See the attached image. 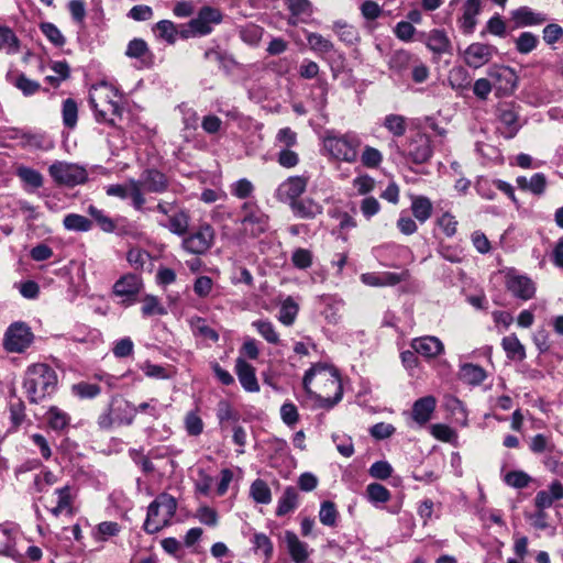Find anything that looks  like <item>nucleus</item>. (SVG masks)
I'll return each mask as SVG.
<instances>
[{
	"label": "nucleus",
	"mask_w": 563,
	"mask_h": 563,
	"mask_svg": "<svg viewBox=\"0 0 563 563\" xmlns=\"http://www.w3.org/2000/svg\"><path fill=\"white\" fill-rule=\"evenodd\" d=\"M411 212L417 221L424 223L432 216L433 206L431 200L426 196L411 197Z\"/></svg>",
	"instance_id": "obj_27"
},
{
	"label": "nucleus",
	"mask_w": 563,
	"mask_h": 563,
	"mask_svg": "<svg viewBox=\"0 0 563 563\" xmlns=\"http://www.w3.org/2000/svg\"><path fill=\"white\" fill-rule=\"evenodd\" d=\"M254 191L253 184L246 179L241 178L231 186V194L239 199H246L252 196Z\"/></svg>",
	"instance_id": "obj_58"
},
{
	"label": "nucleus",
	"mask_w": 563,
	"mask_h": 563,
	"mask_svg": "<svg viewBox=\"0 0 563 563\" xmlns=\"http://www.w3.org/2000/svg\"><path fill=\"white\" fill-rule=\"evenodd\" d=\"M125 54L130 58L139 59L143 66H148L152 62V54L147 47V44L141 38L132 40L128 44Z\"/></svg>",
	"instance_id": "obj_31"
},
{
	"label": "nucleus",
	"mask_w": 563,
	"mask_h": 563,
	"mask_svg": "<svg viewBox=\"0 0 563 563\" xmlns=\"http://www.w3.org/2000/svg\"><path fill=\"white\" fill-rule=\"evenodd\" d=\"M89 102L98 122L115 126L122 117V97L113 86L102 81L91 87Z\"/></svg>",
	"instance_id": "obj_2"
},
{
	"label": "nucleus",
	"mask_w": 563,
	"mask_h": 563,
	"mask_svg": "<svg viewBox=\"0 0 563 563\" xmlns=\"http://www.w3.org/2000/svg\"><path fill=\"white\" fill-rule=\"evenodd\" d=\"M142 287L143 283L140 276L125 274L114 283L112 291L117 297L123 298L122 305L129 306L135 301Z\"/></svg>",
	"instance_id": "obj_14"
},
{
	"label": "nucleus",
	"mask_w": 563,
	"mask_h": 563,
	"mask_svg": "<svg viewBox=\"0 0 563 563\" xmlns=\"http://www.w3.org/2000/svg\"><path fill=\"white\" fill-rule=\"evenodd\" d=\"M150 258V253L139 247L131 249L126 254L129 264L135 269L143 268Z\"/></svg>",
	"instance_id": "obj_56"
},
{
	"label": "nucleus",
	"mask_w": 563,
	"mask_h": 563,
	"mask_svg": "<svg viewBox=\"0 0 563 563\" xmlns=\"http://www.w3.org/2000/svg\"><path fill=\"white\" fill-rule=\"evenodd\" d=\"M384 126L394 135L402 136L406 133V120L399 114H388L384 120Z\"/></svg>",
	"instance_id": "obj_51"
},
{
	"label": "nucleus",
	"mask_w": 563,
	"mask_h": 563,
	"mask_svg": "<svg viewBox=\"0 0 563 563\" xmlns=\"http://www.w3.org/2000/svg\"><path fill=\"white\" fill-rule=\"evenodd\" d=\"M506 287L515 297L522 300H529L536 294L534 283L529 277L522 275L509 274Z\"/></svg>",
	"instance_id": "obj_17"
},
{
	"label": "nucleus",
	"mask_w": 563,
	"mask_h": 563,
	"mask_svg": "<svg viewBox=\"0 0 563 563\" xmlns=\"http://www.w3.org/2000/svg\"><path fill=\"white\" fill-rule=\"evenodd\" d=\"M366 494L371 503H387L390 499V492L378 483H372L366 488Z\"/></svg>",
	"instance_id": "obj_52"
},
{
	"label": "nucleus",
	"mask_w": 563,
	"mask_h": 563,
	"mask_svg": "<svg viewBox=\"0 0 563 563\" xmlns=\"http://www.w3.org/2000/svg\"><path fill=\"white\" fill-rule=\"evenodd\" d=\"M64 228L67 231L88 232L92 228V222L78 213H69L63 220Z\"/></svg>",
	"instance_id": "obj_35"
},
{
	"label": "nucleus",
	"mask_w": 563,
	"mask_h": 563,
	"mask_svg": "<svg viewBox=\"0 0 563 563\" xmlns=\"http://www.w3.org/2000/svg\"><path fill=\"white\" fill-rule=\"evenodd\" d=\"M563 499V485L554 481L549 486V490H540L534 498L537 509L550 508L554 501Z\"/></svg>",
	"instance_id": "obj_23"
},
{
	"label": "nucleus",
	"mask_w": 563,
	"mask_h": 563,
	"mask_svg": "<svg viewBox=\"0 0 563 563\" xmlns=\"http://www.w3.org/2000/svg\"><path fill=\"white\" fill-rule=\"evenodd\" d=\"M432 155L431 140L426 134L417 135L409 145V156L417 164L426 163Z\"/></svg>",
	"instance_id": "obj_21"
},
{
	"label": "nucleus",
	"mask_w": 563,
	"mask_h": 563,
	"mask_svg": "<svg viewBox=\"0 0 563 563\" xmlns=\"http://www.w3.org/2000/svg\"><path fill=\"white\" fill-rule=\"evenodd\" d=\"M57 496L56 506L51 509L53 516L58 517L63 512L73 514V503L75 499V489L73 486L65 485L64 487L55 489Z\"/></svg>",
	"instance_id": "obj_24"
},
{
	"label": "nucleus",
	"mask_w": 563,
	"mask_h": 563,
	"mask_svg": "<svg viewBox=\"0 0 563 563\" xmlns=\"http://www.w3.org/2000/svg\"><path fill=\"white\" fill-rule=\"evenodd\" d=\"M302 385L305 391L322 408L330 409L342 399L340 375L333 366L325 363H316L306 371Z\"/></svg>",
	"instance_id": "obj_1"
},
{
	"label": "nucleus",
	"mask_w": 563,
	"mask_h": 563,
	"mask_svg": "<svg viewBox=\"0 0 563 563\" xmlns=\"http://www.w3.org/2000/svg\"><path fill=\"white\" fill-rule=\"evenodd\" d=\"M88 213L103 232L112 233L117 229L114 220L95 206H89Z\"/></svg>",
	"instance_id": "obj_42"
},
{
	"label": "nucleus",
	"mask_w": 563,
	"mask_h": 563,
	"mask_svg": "<svg viewBox=\"0 0 563 563\" xmlns=\"http://www.w3.org/2000/svg\"><path fill=\"white\" fill-rule=\"evenodd\" d=\"M426 45L437 55L450 54L452 49L448 35L440 30H433L427 35Z\"/></svg>",
	"instance_id": "obj_26"
},
{
	"label": "nucleus",
	"mask_w": 563,
	"mask_h": 563,
	"mask_svg": "<svg viewBox=\"0 0 563 563\" xmlns=\"http://www.w3.org/2000/svg\"><path fill=\"white\" fill-rule=\"evenodd\" d=\"M277 162L282 167L294 168L299 164V155L291 147L280 148L277 154Z\"/></svg>",
	"instance_id": "obj_59"
},
{
	"label": "nucleus",
	"mask_w": 563,
	"mask_h": 563,
	"mask_svg": "<svg viewBox=\"0 0 563 563\" xmlns=\"http://www.w3.org/2000/svg\"><path fill=\"white\" fill-rule=\"evenodd\" d=\"M307 42L312 51L320 54H327L333 49L332 42L319 33H309L307 35Z\"/></svg>",
	"instance_id": "obj_48"
},
{
	"label": "nucleus",
	"mask_w": 563,
	"mask_h": 563,
	"mask_svg": "<svg viewBox=\"0 0 563 563\" xmlns=\"http://www.w3.org/2000/svg\"><path fill=\"white\" fill-rule=\"evenodd\" d=\"M251 496L256 503L268 504L272 500L271 489L262 479H256L251 485Z\"/></svg>",
	"instance_id": "obj_50"
},
{
	"label": "nucleus",
	"mask_w": 563,
	"mask_h": 563,
	"mask_svg": "<svg viewBox=\"0 0 563 563\" xmlns=\"http://www.w3.org/2000/svg\"><path fill=\"white\" fill-rule=\"evenodd\" d=\"M216 233L210 224H202L189 233L181 242L183 249L195 255L207 253L214 243Z\"/></svg>",
	"instance_id": "obj_8"
},
{
	"label": "nucleus",
	"mask_w": 563,
	"mask_h": 563,
	"mask_svg": "<svg viewBox=\"0 0 563 563\" xmlns=\"http://www.w3.org/2000/svg\"><path fill=\"white\" fill-rule=\"evenodd\" d=\"M252 325L257 332L271 344L277 345L280 343L279 334L277 333L274 324L268 320H256Z\"/></svg>",
	"instance_id": "obj_40"
},
{
	"label": "nucleus",
	"mask_w": 563,
	"mask_h": 563,
	"mask_svg": "<svg viewBox=\"0 0 563 563\" xmlns=\"http://www.w3.org/2000/svg\"><path fill=\"white\" fill-rule=\"evenodd\" d=\"M235 373L241 386L249 393H257L260 384L255 375V368L244 358L238 357L235 362Z\"/></svg>",
	"instance_id": "obj_18"
},
{
	"label": "nucleus",
	"mask_w": 563,
	"mask_h": 563,
	"mask_svg": "<svg viewBox=\"0 0 563 563\" xmlns=\"http://www.w3.org/2000/svg\"><path fill=\"white\" fill-rule=\"evenodd\" d=\"M290 208L295 216L303 219H313L322 212V207L311 198L296 200Z\"/></svg>",
	"instance_id": "obj_29"
},
{
	"label": "nucleus",
	"mask_w": 563,
	"mask_h": 563,
	"mask_svg": "<svg viewBox=\"0 0 563 563\" xmlns=\"http://www.w3.org/2000/svg\"><path fill=\"white\" fill-rule=\"evenodd\" d=\"M168 230L177 235H184L189 227V216L186 211L180 210L169 216V223L166 225Z\"/></svg>",
	"instance_id": "obj_38"
},
{
	"label": "nucleus",
	"mask_w": 563,
	"mask_h": 563,
	"mask_svg": "<svg viewBox=\"0 0 563 563\" xmlns=\"http://www.w3.org/2000/svg\"><path fill=\"white\" fill-rule=\"evenodd\" d=\"M497 48L489 44L472 43L464 52V62L471 68H479L490 62Z\"/></svg>",
	"instance_id": "obj_15"
},
{
	"label": "nucleus",
	"mask_w": 563,
	"mask_h": 563,
	"mask_svg": "<svg viewBox=\"0 0 563 563\" xmlns=\"http://www.w3.org/2000/svg\"><path fill=\"white\" fill-rule=\"evenodd\" d=\"M516 183L521 190H527L533 195L541 196L545 191L548 181L543 173H537L532 175L530 179H527L525 176H519L517 177Z\"/></svg>",
	"instance_id": "obj_28"
},
{
	"label": "nucleus",
	"mask_w": 563,
	"mask_h": 563,
	"mask_svg": "<svg viewBox=\"0 0 563 563\" xmlns=\"http://www.w3.org/2000/svg\"><path fill=\"white\" fill-rule=\"evenodd\" d=\"M185 429L189 435L197 437L203 431V421L196 411H189L185 417Z\"/></svg>",
	"instance_id": "obj_55"
},
{
	"label": "nucleus",
	"mask_w": 563,
	"mask_h": 563,
	"mask_svg": "<svg viewBox=\"0 0 563 563\" xmlns=\"http://www.w3.org/2000/svg\"><path fill=\"white\" fill-rule=\"evenodd\" d=\"M106 192L108 196L121 199L130 197L134 209L139 211L143 210L145 197L144 194L140 191V183H136V179L131 178L125 184L110 185L106 188Z\"/></svg>",
	"instance_id": "obj_12"
},
{
	"label": "nucleus",
	"mask_w": 563,
	"mask_h": 563,
	"mask_svg": "<svg viewBox=\"0 0 563 563\" xmlns=\"http://www.w3.org/2000/svg\"><path fill=\"white\" fill-rule=\"evenodd\" d=\"M243 217L241 219L242 231L244 234L256 238L268 229V216H266L257 205L246 201L242 205Z\"/></svg>",
	"instance_id": "obj_6"
},
{
	"label": "nucleus",
	"mask_w": 563,
	"mask_h": 563,
	"mask_svg": "<svg viewBox=\"0 0 563 563\" xmlns=\"http://www.w3.org/2000/svg\"><path fill=\"white\" fill-rule=\"evenodd\" d=\"M531 477L522 471L509 472L505 476L506 484L515 488H525L529 485Z\"/></svg>",
	"instance_id": "obj_64"
},
{
	"label": "nucleus",
	"mask_w": 563,
	"mask_h": 563,
	"mask_svg": "<svg viewBox=\"0 0 563 563\" xmlns=\"http://www.w3.org/2000/svg\"><path fill=\"white\" fill-rule=\"evenodd\" d=\"M20 51V41L15 33L8 26H0V52L14 55Z\"/></svg>",
	"instance_id": "obj_33"
},
{
	"label": "nucleus",
	"mask_w": 563,
	"mask_h": 563,
	"mask_svg": "<svg viewBox=\"0 0 563 563\" xmlns=\"http://www.w3.org/2000/svg\"><path fill=\"white\" fill-rule=\"evenodd\" d=\"M511 18L517 26H531L544 23L548 16L541 12H536L529 7H521L511 12Z\"/></svg>",
	"instance_id": "obj_25"
},
{
	"label": "nucleus",
	"mask_w": 563,
	"mask_h": 563,
	"mask_svg": "<svg viewBox=\"0 0 563 563\" xmlns=\"http://www.w3.org/2000/svg\"><path fill=\"white\" fill-rule=\"evenodd\" d=\"M539 38L531 32H522L516 40L515 46L520 54H529L537 48Z\"/></svg>",
	"instance_id": "obj_44"
},
{
	"label": "nucleus",
	"mask_w": 563,
	"mask_h": 563,
	"mask_svg": "<svg viewBox=\"0 0 563 563\" xmlns=\"http://www.w3.org/2000/svg\"><path fill=\"white\" fill-rule=\"evenodd\" d=\"M58 482V476L48 468H43L34 477V488L37 493H43L48 486H53Z\"/></svg>",
	"instance_id": "obj_49"
},
{
	"label": "nucleus",
	"mask_w": 563,
	"mask_h": 563,
	"mask_svg": "<svg viewBox=\"0 0 563 563\" xmlns=\"http://www.w3.org/2000/svg\"><path fill=\"white\" fill-rule=\"evenodd\" d=\"M117 424L129 426L137 415V408L128 400L113 397L110 401Z\"/></svg>",
	"instance_id": "obj_20"
},
{
	"label": "nucleus",
	"mask_w": 563,
	"mask_h": 563,
	"mask_svg": "<svg viewBox=\"0 0 563 563\" xmlns=\"http://www.w3.org/2000/svg\"><path fill=\"white\" fill-rule=\"evenodd\" d=\"M488 77L497 96H507L512 93L518 81L515 70L508 66H492L488 69Z\"/></svg>",
	"instance_id": "obj_10"
},
{
	"label": "nucleus",
	"mask_w": 563,
	"mask_h": 563,
	"mask_svg": "<svg viewBox=\"0 0 563 563\" xmlns=\"http://www.w3.org/2000/svg\"><path fill=\"white\" fill-rule=\"evenodd\" d=\"M285 541L287 544L288 552L296 563H302L307 560V544L301 542L294 532L286 531Z\"/></svg>",
	"instance_id": "obj_30"
},
{
	"label": "nucleus",
	"mask_w": 563,
	"mask_h": 563,
	"mask_svg": "<svg viewBox=\"0 0 563 563\" xmlns=\"http://www.w3.org/2000/svg\"><path fill=\"white\" fill-rule=\"evenodd\" d=\"M332 440L336 444L339 453L345 457H350L354 453L352 439L345 434H332Z\"/></svg>",
	"instance_id": "obj_61"
},
{
	"label": "nucleus",
	"mask_w": 563,
	"mask_h": 563,
	"mask_svg": "<svg viewBox=\"0 0 563 563\" xmlns=\"http://www.w3.org/2000/svg\"><path fill=\"white\" fill-rule=\"evenodd\" d=\"M46 416L48 426L55 431H63L70 422L69 415L55 406L48 409Z\"/></svg>",
	"instance_id": "obj_36"
},
{
	"label": "nucleus",
	"mask_w": 563,
	"mask_h": 563,
	"mask_svg": "<svg viewBox=\"0 0 563 563\" xmlns=\"http://www.w3.org/2000/svg\"><path fill=\"white\" fill-rule=\"evenodd\" d=\"M221 20L222 15L218 9L203 7L198 15L189 21L188 29L184 30L181 34L184 37L207 35Z\"/></svg>",
	"instance_id": "obj_7"
},
{
	"label": "nucleus",
	"mask_w": 563,
	"mask_h": 563,
	"mask_svg": "<svg viewBox=\"0 0 563 563\" xmlns=\"http://www.w3.org/2000/svg\"><path fill=\"white\" fill-rule=\"evenodd\" d=\"M22 387L30 402L40 404L55 393L57 375L47 364H33L24 373Z\"/></svg>",
	"instance_id": "obj_3"
},
{
	"label": "nucleus",
	"mask_w": 563,
	"mask_h": 563,
	"mask_svg": "<svg viewBox=\"0 0 563 563\" xmlns=\"http://www.w3.org/2000/svg\"><path fill=\"white\" fill-rule=\"evenodd\" d=\"M319 518L322 525L333 527L336 523L338 511L332 501H323L320 507Z\"/></svg>",
	"instance_id": "obj_54"
},
{
	"label": "nucleus",
	"mask_w": 563,
	"mask_h": 563,
	"mask_svg": "<svg viewBox=\"0 0 563 563\" xmlns=\"http://www.w3.org/2000/svg\"><path fill=\"white\" fill-rule=\"evenodd\" d=\"M449 81L454 89H465L470 86L471 78L464 67L457 66L450 70Z\"/></svg>",
	"instance_id": "obj_46"
},
{
	"label": "nucleus",
	"mask_w": 563,
	"mask_h": 563,
	"mask_svg": "<svg viewBox=\"0 0 563 563\" xmlns=\"http://www.w3.org/2000/svg\"><path fill=\"white\" fill-rule=\"evenodd\" d=\"M460 376L467 384L478 385V384L483 383L484 379L486 378V373L478 365L464 364L461 367Z\"/></svg>",
	"instance_id": "obj_37"
},
{
	"label": "nucleus",
	"mask_w": 563,
	"mask_h": 563,
	"mask_svg": "<svg viewBox=\"0 0 563 563\" xmlns=\"http://www.w3.org/2000/svg\"><path fill=\"white\" fill-rule=\"evenodd\" d=\"M298 310H299L298 305L294 301V299L291 297H288L282 303L279 314H278V320L287 327L291 325L296 320Z\"/></svg>",
	"instance_id": "obj_43"
},
{
	"label": "nucleus",
	"mask_w": 563,
	"mask_h": 563,
	"mask_svg": "<svg viewBox=\"0 0 563 563\" xmlns=\"http://www.w3.org/2000/svg\"><path fill=\"white\" fill-rule=\"evenodd\" d=\"M20 145L22 147H31V148H37V150H43V148L47 147L45 145L44 135L38 134V133H31V132L21 133Z\"/></svg>",
	"instance_id": "obj_57"
},
{
	"label": "nucleus",
	"mask_w": 563,
	"mask_h": 563,
	"mask_svg": "<svg viewBox=\"0 0 563 563\" xmlns=\"http://www.w3.org/2000/svg\"><path fill=\"white\" fill-rule=\"evenodd\" d=\"M63 123L65 126L73 129L78 120V107L74 99L68 98L63 102Z\"/></svg>",
	"instance_id": "obj_47"
},
{
	"label": "nucleus",
	"mask_w": 563,
	"mask_h": 563,
	"mask_svg": "<svg viewBox=\"0 0 563 563\" xmlns=\"http://www.w3.org/2000/svg\"><path fill=\"white\" fill-rule=\"evenodd\" d=\"M71 393L79 399H93L101 393V387L89 382H79L71 386Z\"/></svg>",
	"instance_id": "obj_39"
},
{
	"label": "nucleus",
	"mask_w": 563,
	"mask_h": 563,
	"mask_svg": "<svg viewBox=\"0 0 563 563\" xmlns=\"http://www.w3.org/2000/svg\"><path fill=\"white\" fill-rule=\"evenodd\" d=\"M307 185L308 178L305 176L288 177L277 187L275 198L291 206L305 192Z\"/></svg>",
	"instance_id": "obj_13"
},
{
	"label": "nucleus",
	"mask_w": 563,
	"mask_h": 563,
	"mask_svg": "<svg viewBox=\"0 0 563 563\" xmlns=\"http://www.w3.org/2000/svg\"><path fill=\"white\" fill-rule=\"evenodd\" d=\"M33 342V333L24 323L10 325L4 336V347L12 353L24 352Z\"/></svg>",
	"instance_id": "obj_11"
},
{
	"label": "nucleus",
	"mask_w": 563,
	"mask_h": 563,
	"mask_svg": "<svg viewBox=\"0 0 563 563\" xmlns=\"http://www.w3.org/2000/svg\"><path fill=\"white\" fill-rule=\"evenodd\" d=\"M18 176L26 184L31 185L34 188H40L43 185L42 175L32 168L29 167H20L18 169Z\"/></svg>",
	"instance_id": "obj_60"
},
{
	"label": "nucleus",
	"mask_w": 563,
	"mask_h": 563,
	"mask_svg": "<svg viewBox=\"0 0 563 563\" xmlns=\"http://www.w3.org/2000/svg\"><path fill=\"white\" fill-rule=\"evenodd\" d=\"M332 30L338 34L340 40L346 44H354L358 38L356 29L345 21H335L332 25Z\"/></svg>",
	"instance_id": "obj_41"
},
{
	"label": "nucleus",
	"mask_w": 563,
	"mask_h": 563,
	"mask_svg": "<svg viewBox=\"0 0 563 563\" xmlns=\"http://www.w3.org/2000/svg\"><path fill=\"white\" fill-rule=\"evenodd\" d=\"M192 333L197 336H201L205 340L217 342L219 340L218 332L209 327L206 321L201 318H197L191 321Z\"/></svg>",
	"instance_id": "obj_45"
},
{
	"label": "nucleus",
	"mask_w": 563,
	"mask_h": 563,
	"mask_svg": "<svg viewBox=\"0 0 563 563\" xmlns=\"http://www.w3.org/2000/svg\"><path fill=\"white\" fill-rule=\"evenodd\" d=\"M196 518L203 525L216 527L219 521L218 512L208 506H201L197 509Z\"/></svg>",
	"instance_id": "obj_63"
},
{
	"label": "nucleus",
	"mask_w": 563,
	"mask_h": 563,
	"mask_svg": "<svg viewBox=\"0 0 563 563\" xmlns=\"http://www.w3.org/2000/svg\"><path fill=\"white\" fill-rule=\"evenodd\" d=\"M176 510V498L167 493L159 494L147 507L145 532L153 534L169 526Z\"/></svg>",
	"instance_id": "obj_4"
},
{
	"label": "nucleus",
	"mask_w": 563,
	"mask_h": 563,
	"mask_svg": "<svg viewBox=\"0 0 563 563\" xmlns=\"http://www.w3.org/2000/svg\"><path fill=\"white\" fill-rule=\"evenodd\" d=\"M500 122L508 129L506 137H512L518 132V115L512 109H503L499 114Z\"/></svg>",
	"instance_id": "obj_53"
},
{
	"label": "nucleus",
	"mask_w": 563,
	"mask_h": 563,
	"mask_svg": "<svg viewBox=\"0 0 563 563\" xmlns=\"http://www.w3.org/2000/svg\"><path fill=\"white\" fill-rule=\"evenodd\" d=\"M48 172L57 184L69 187L82 184L87 179L86 169L71 163L55 162Z\"/></svg>",
	"instance_id": "obj_9"
},
{
	"label": "nucleus",
	"mask_w": 563,
	"mask_h": 563,
	"mask_svg": "<svg viewBox=\"0 0 563 563\" xmlns=\"http://www.w3.org/2000/svg\"><path fill=\"white\" fill-rule=\"evenodd\" d=\"M501 345L509 358L521 361L526 357L525 346L520 343L517 335L510 334L505 336Z\"/></svg>",
	"instance_id": "obj_34"
},
{
	"label": "nucleus",
	"mask_w": 563,
	"mask_h": 563,
	"mask_svg": "<svg viewBox=\"0 0 563 563\" xmlns=\"http://www.w3.org/2000/svg\"><path fill=\"white\" fill-rule=\"evenodd\" d=\"M411 347L415 352L428 358L437 357L444 351V345L440 339L431 335L413 339Z\"/></svg>",
	"instance_id": "obj_19"
},
{
	"label": "nucleus",
	"mask_w": 563,
	"mask_h": 563,
	"mask_svg": "<svg viewBox=\"0 0 563 563\" xmlns=\"http://www.w3.org/2000/svg\"><path fill=\"white\" fill-rule=\"evenodd\" d=\"M298 506V493L295 487L288 486L285 488L282 497L278 500V506L276 509V515L278 517H283Z\"/></svg>",
	"instance_id": "obj_32"
},
{
	"label": "nucleus",
	"mask_w": 563,
	"mask_h": 563,
	"mask_svg": "<svg viewBox=\"0 0 563 563\" xmlns=\"http://www.w3.org/2000/svg\"><path fill=\"white\" fill-rule=\"evenodd\" d=\"M275 140L280 148L292 147L297 144V133L290 128H283L277 132Z\"/></svg>",
	"instance_id": "obj_62"
},
{
	"label": "nucleus",
	"mask_w": 563,
	"mask_h": 563,
	"mask_svg": "<svg viewBox=\"0 0 563 563\" xmlns=\"http://www.w3.org/2000/svg\"><path fill=\"white\" fill-rule=\"evenodd\" d=\"M323 146L333 158L353 163L358 156L361 140L354 133H328L323 139Z\"/></svg>",
	"instance_id": "obj_5"
},
{
	"label": "nucleus",
	"mask_w": 563,
	"mask_h": 563,
	"mask_svg": "<svg viewBox=\"0 0 563 563\" xmlns=\"http://www.w3.org/2000/svg\"><path fill=\"white\" fill-rule=\"evenodd\" d=\"M437 399L433 396H426L416 400L412 405V419L419 424H426L435 409Z\"/></svg>",
	"instance_id": "obj_22"
},
{
	"label": "nucleus",
	"mask_w": 563,
	"mask_h": 563,
	"mask_svg": "<svg viewBox=\"0 0 563 563\" xmlns=\"http://www.w3.org/2000/svg\"><path fill=\"white\" fill-rule=\"evenodd\" d=\"M136 183H140L142 192L162 194L168 188L167 177L157 169H145Z\"/></svg>",
	"instance_id": "obj_16"
}]
</instances>
